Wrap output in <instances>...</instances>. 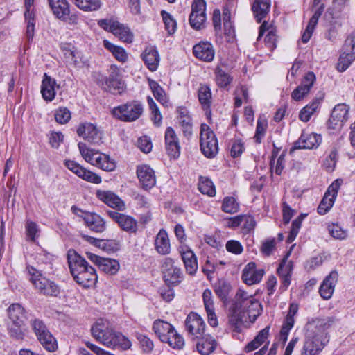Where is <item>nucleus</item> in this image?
Wrapping results in <instances>:
<instances>
[{
    "label": "nucleus",
    "instance_id": "55",
    "mask_svg": "<svg viewBox=\"0 0 355 355\" xmlns=\"http://www.w3.org/2000/svg\"><path fill=\"white\" fill-rule=\"evenodd\" d=\"M25 20L27 23L26 26V37L28 42L32 41L34 36L35 31V13L28 12L24 13Z\"/></svg>",
    "mask_w": 355,
    "mask_h": 355
},
{
    "label": "nucleus",
    "instance_id": "38",
    "mask_svg": "<svg viewBox=\"0 0 355 355\" xmlns=\"http://www.w3.org/2000/svg\"><path fill=\"white\" fill-rule=\"evenodd\" d=\"M198 339L197 349L200 354L209 355L216 349V342L213 338L210 336L203 337L202 336Z\"/></svg>",
    "mask_w": 355,
    "mask_h": 355
},
{
    "label": "nucleus",
    "instance_id": "46",
    "mask_svg": "<svg viewBox=\"0 0 355 355\" xmlns=\"http://www.w3.org/2000/svg\"><path fill=\"white\" fill-rule=\"evenodd\" d=\"M198 96L199 102L205 109L210 107L211 92L209 86L200 85L198 91Z\"/></svg>",
    "mask_w": 355,
    "mask_h": 355
},
{
    "label": "nucleus",
    "instance_id": "51",
    "mask_svg": "<svg viewBox=\"0 0 355 355\" xmlns=\"http://www.w3.org/2000/svg\"><path fill=\"white\" fill-rule=\"evenodd\" d=\"M216 81L218 87H226L232 82V77L225 70L218 67L215 71Z\"/></svg>",
    "mask_w": 355,
    "mask_h": 355
},
{
    "label": "nucleus",
    "instance_id": "43",
    "mask_svg": "<svg viewBox=\"0 0 355 355\" xmlns=\"http://www.w3.org/2000/svg\"><path fill=\"white\" fill-rule=\"evenodd\" d=\"M103 45L105 49L112 52L118 61L125 62L128 60V54L123 48L116 46L106 40L103 41Z\"/></svg>",
    "mask_w": 355,
    "mask_h": 355
},
{
    "label": "nucleus",
    "instance_id": "59",
    "mask_svg": "<svg viewBox=\"0 0 355 355\" xmlns=\"http://www.w3.org/2000/svg\"><path fill=\"white\" fill-rule=\"evenodd\" d=\"M242 229L245 234H248L252 231L256 226V221L251 215L242 214Z\"/></svg>",
    "mask_w": 355,
    "mask_h": 355
},
{
    "label": "nucleus",
    "instance_id": "12",
    "mask_svg": "<svg viewBox=\"0 0 355 355\" xmlns=\"http://www.w3.org/2000/svg\"><path fill=\"white\" fill-rule=\"evenodd\" d=\"M164 279L168 286H175L180 284L183 275L180 268L174 264L171 258H166L162 264Z\"/></svg>",
    "mask_w": 355,
    "mask_h": 355
},
{
    "label": "nucleus",
    "instance_id": "8",
    "mask_svg": "<svg viewBox=\"0 0 355 355\" xmlns=\"http://www.w3.org/2000/svg\"><path fill=\"white\" fill-rule=\"evenodd\" d=\"M73 214L81 217L85 225L92 232L102 233L106 229V223L104 219L95 212L83 211L75 206L71 207Z\"/></svg>",
    "mask_w": 355,
    "mask_h": 355
},
{
    "label": "nucleus",
    "instance_id": "41",
    "mask_svg": "<svg viewBox=\"0 0 355 355\" xmlns=\"http://www.w3.org/2000/svg\"><path fill=\"white\" fill-rule=\"evenodd\" d=\"M8 315L12 322L18 324L24 323L25 318L24 309L19 304H13L10 305L8 309Z\"/></svg>",
    "mask_w": 355,
    "mask_h": 355
},
{
    "label": "nucleus",
    "instance_id": "13",
    "mask_svg": "<svg viewBox=\"0 0 355 355\" xmlns=\"http://www.w3.org/2000/svg\"><path fill=\"white\" fill-rule=\"evenodd\" d=\"M64 164L69 171L85 181L94 184H100L102 181L101 176L83 167L75 161L65 160Z\"/></svg>",
    "mask_w": 355,
    "mask_h": 355
},
{
    "label": "nucleus",
    "instance_id": "3",
    "mask_svg": "<svg viewBox=\"0 0 355 355\" xmlns=\"http://www.w3.org/2000/svg\"><path fill=\"white\" fill-rule=\"evenodd\" d=\"M78 147L83 158L90 164L106 171H112L115 169V162L107 155L89 148L83 142H79Z\"/></svg>",
    "mask_w": 355,
    "mask_h": 355
},
{
    "label": "nucleus",
    "instance_id": "42",
    "mask_svg": "<svg viewBox=\"0 0 355 355\" xmlns=\"http://www.w3.org/2000/svg\"><path fill=\"white\" fill-rule=\"evenodd\" d=\"M42 347L50 352H53L58 349L56 339L50 331L37 338Z\"/></svg>",
    "mask_w": 355,
    "mask_h": 355
},
{
    "label": "nucleus",
    "instance_id": "23",
    "mask_svg": "<svg viewBox=\"0 0 355 355\" xmlns=\"http://www.w3.org/2000/svg\"><path fill=\"white\" fill-rule=\"evenodd\" d=\"M137 175L141 187L145 190L151 189L156 183L155 172L148 165L138 166Z\"/></svg>",
    "mask_w": 355,
    "mask_h": 355
},
{
    "label": "nucleus",
    "instance_id": "30",
    "mask_svg": "<svg viewBox=\"0 0 355 355\" xmlns=\"http://www.w3.org/2000/svg\"><path fill=\"white\" fill-rule=\"evenodd\" d=\"M56 81L54 78L44 73L41 85V94L46 101H52L55 96Z\"/></svg>",
    "mask_w": 355,
    "mask_h": 355
},
{
    "label": "nucleus",
    "instance_id": "52",
    "mask_svg": "<svg viewBox=\"0 0 355 355\" xmlns=\"http://www.w3.org/2000/svg\"><path fill=\"white\" fill-rule=\"evenodd\" d=\"M168 338V340H165L164 343H167L169 346L173 347V349H180L184 345V340L182 336L178 334L175 329L171 331V333L167 336Z\"/></svg>",
    "mask_w": 355,
    "mask_h": 355
},
{
    "label": "nucleus",
    "instance_id": "36",
    "mask_svg": "<svg viewBox=\"0 0 355 355\" xmlns=\"http://www.w3.org/2000/svg\"><path fill=\"white\" fill-rule=\"evenodd\" d=\"M270 8V0H255L252 10L258 22L266 17Z\"/></svg>",
    "mask_w": 355,
    "mask_h": 355
},
{
    "label": "nucleus",
    "instance_id": "10",
    "mask_svg": "<svg viewBox=\"0 0 355 355\" xmlns=\"http://www.w3.org/2000/svg\"><path fill=\"white\" fill-rule=\"evenodd\" d=\"M206 2L205 0H193L191 6V12L189 15V24L195 30L205 28L206 21Z\"/></svg>",
    "mask_w": 355,
    "mask_h": 355
},
{
    "label": "nucleus",
    "instance_id": "50",
    "mask_svg": "<svg viewBox=\"0 0 355 355\" xmlns=\"http://www.w3.org/2000/svg\"><path fill=\"white\" fill-rule=\"evenodd\" d=\"M291 250V249L290 250ZM291 251H288L284 259L282 260L277 270L279 276H291L293 272V262L288 261L287 259L290 256Z\"/></svg>",
    "mask_w": 355,
    "mask_h": 355
},
{
    "label": "nucleus",
    "instance_id": "18",
    "mask_svg": "<svg viewBox=\"0 0 355 355\" xmlns=\"http://www.w3.org/2000/svg\"><path fill=\"white\" fill-rule=\"evenodd\" d=\"M77 134L91 144H98L102 142V132L93 123L80 124L77 128Z\"/></svg>",
    "mask_w": 355,
    "mask_h": 355
},
{
    "label": "nucleus",
    "instance_id": "58",
    "mask_svg": "<svg viewBox=\"0 0 355 355\" xmlns=\"http://www.w3.org/2000/svg\"><path fill=\"white\" fill-rule=\"evenodd\" d=\"M31 326L37 338L49 331L44 322L38 318L32 320Z\"/></svg>",
    "mask_w": 355,
    "mask_h": 355
},
{
    "label": "nucleus",
    "instance_id": "7",
    "mask_svg": "<svg viewBox=\"0 0 355 355\" xmlns=\"http://www.w3.org/2000/svg\"><path fill=\"white\" fill-rule=\"evenodd\" d=\"M200 149L203 155L209 158L214 157L218 151V141L215 134L206 124H202L200 137Z\"/></svg>",
    "mask_w": 355,
    "mask_h": 355
},
{
    "label": "nucleus",
    "instance_id": "48",
    "mask_svg": "<svg viewBox=\"0 0 355 355\" xmlns=\"http://www.w3.org/2000/svg\"><path fill=\"white\" fill-rule=\"evenodd\" d=\"M221 209L227 214H233L239 211V204L232 196H226L223 198Z\"/></svg>",
    "mask_w": 355,
    "mask_h": 355
},
{
    "label": "nucleus",
    "instance_id": "32",
    "mask_svg": "<svg viewBox=\"0 0 355 355\" xmlns=\"http://www.w3.org/2000/svg\"><path fill=\"white\" fill-rule=\"evenodd\" d=\"M74 280L77 284L85 288H89L94 286L98 280L96 270L90 266L84 272L77 275Z\"/></svg>",
    "mask_w": 355,
    "mask_h": 355
},
{
    "label": "nucleus",
    "instance_id": "33",
    "mask_svg": "<svg viewBox=\"0 0 355 355\" xmlns=\"http://www.w3.org/2000/svg\"><path fill=\"white\" fill-rule=\"evenodd\" d=\"M153 329L162 342L168 340L167 336L173 331L175 328L168 322L162 320H156L153 322Z\"/></svg>",
    "mask_w": 355,
    "mask_h": 355
},
{
    "label": "nucleus",
    "instance_id": "61",
    "mask_svg": "<svg viewBox=\"0 0 355 355\" xmlns=\"http://www.w3.org/2000/svg\"><path fill=\"white\" fill-rule=\"evenodd\" d=\"M22 325L23 324L12 322V324L8 327L9 335L17 340L24 339V334L21 328Z\"/></svg>",
    "mask_w": 355,
    "mask_h": 355
},
{
    "label": "nucleus",
    "instance_id": "27",
    "mask_svg": "<svg viewBox=\"0 0 355 355\" xmlns=\"http://www.w3.org/2000/svg\"><path fill=\"white\" fill-rule=\"evenodd\" d=\"M193 55L198 59L205 62L213 60L215 52L212 44L208 42H202L193 48Z\"/></svg>",
    "mask_w": 355,
    "mask_h": 355
},
{
    "label": "nucleus",
    "instance_id": "2",
    "mask_svg": "<svg viewBox=\"0 0 355 355\" xmlns=\"http://www.w3.org/2000/svg\"><path fill=\"white\" fill-rule=\"evenodd\" d=\"M91 333L97 341L107 347L112 349L120 347L125 350L130 349L132 345L127 337L110 328L108 323L102 319L97 320L92 325Z\"/></svg>",
    "mask_w": 355,
    "mask_h": 355
},
{
    "label": "nucleus",
    "instance_id": "37",
    "mask_svg": "<svg viewBox=\"0 0 355 355\" xmlns=\"http://www.w3.org/2000/svg\"><path fill=\"white\" fill-rule=\"evenodd\" d=\"M231 290L230 284L223 279L218 281L214 285L216 294L225 306H227L228 296Z\"/></svg>",
    "mask_w": 355,
    "mask_h": 355
},
{
    "label": "nucleus",
    "instance_id": "56",
    "mask_svg": "<svg viewBox=\"0 0 355 355\" xmlns=\"http://www.w3.org/2000/svg\"><path fill=\"white\" fill-rule=\"evenodd\" d=\"M178 123L182 129L184 136L187 139L190 138L192 135L193 130V123L191 116L178 119Z\"/></svg>",
    "mask_w": 355,
    "mask_h": 355
},
{
    "label": "nucleus",
    "instance_id": "19",
    "mask_svg": "<svg viewBox=\"0 0 355 355\" xmlns=\"http://www.w3.org/2000/svg\"><path fill=\"white\" fill-rule=\"evenodd\" d=\"M165 147L167 154L175 159L180 155V145L179 138L171 127H168L164 135Z\"/></svg>",
    "mask_w": 355,
    "mask_h": 355
},
{
    "label": "nucleus",
    "instance_id": "49",
    "mask_svg": "<svg viewBox=\"0 0 355 355\" xmlns=\"http://www.w3.org/2000/svg\"><path fill=\"white\" fill-rule=\"evenodd\" d=\"M112 33L125 42L130 43L132 41L133 35L130 29L119 22L117 24Z\"/></svg>",
    "mask_w": 355,
    "mask_h": 355
},
{
    "label": "nucleus",
    "instance_id": "64",
    "mask_svg": "<svg viewBox=\"0 0 355 355\" xmlns=\"http://www.w3.org/2000/svg\"><path fill=\"white\" fill-rule=\"evenodd\" d=\"M329 231L331 235L335 239H344L347 236V232L338 224L329 225Z\"/></svg>",
    "mask_w": 355,
    "mask_h": 355
},
{
    "label": "nucleus",
    "instance_id": "22",
    "mask_svg": "<svg viewBox=\"0 0 355 355\" xmlns=\"http://www.w3.org/2000/svg\"><path fill=\"white\" fill-rule=\"evenodd\" d=\"M315 80V76L313 72L307 73L303 78L301 84L291 93V98L295 101H300L310 92Z\"/></svg>",
    "mask_w": 355,
    "mask_h": 355
},
{
    "label": "nucleus",
    "instance_id": "20",
    "mask_svg": "<svg viewBox=\"0 0 355 355\" xmlns=\"http://www.w3.org/2000/svg\"><path fill=\"white\" fill-rule=\"evenodd\" d=\"M179 253L184 262L186 271L190 275H193L198 270L197 258L193 250L185 245H181L178 248Z\"/></svg>",
    "mask_w": 355,
    "mask_h": 355
},
{
    "label": "nucleus",
    "instance_id": "47",
    "mask_svg": "<svg viewBox=\"0 0 355 355\" xmlns=\"http://www.w3.org/2000/svg\"><path fill=\"white\" fill-rule=\"evenodd\" d=\"M98 268L105 273L114 275L119 269V263L115 259L103 257Z\"/></svg>",
    "mask_w": 355,
    "mask_h": 355
},
{
    "label": "nucleus",
    "instance_id": "25",
    "mask_svg": "<svg viewBox=\"0 0 355 355\" xmlns=\"http://www.w3.org/2000/svg\"><path fill=\"white\" fill-rule=\"evenodd\" d=\"M264 273L263 269H257L256 264L254 262H250L243 270L242 279L245 284L252 285L259 283Z\"/></svg>",
    "mask_w": 355,
    "mask_h": 355
},
{
    "label": "nucleus",
    "instance_id": "14",
    "mask_svg": "<svg viewBox=\"0 0 355 355\" xmlns=\"http://www.w3.org/2000/svg\"><path fill=\"white\" fill-rule=\"evenodd\" d=\"M106 213L123 231L130 234L137 232V221L132 216L112 210H107Z\"/></svg>",
    "mask_w": 355,
    "mask_h": 355
},
{
    "label": "nucleus",
    "instance_id": "34",
    "mask_svg": "<svg viewBox=\"0 0 355 355\" xmlns=\"http://www.w3.org/2000/svg\"><path fill=\"white\" fill-rule=\"evenodd\" d=\"M53 14L58 19H66L70 12L69 5L67 0H48Z\"/></svg>",
    "mask_w": 355,
    "mask_h": 355
},
{
    "label": "nucleus",
    "instance_id": "4",
    "mask_svg": "<svg viewBox=\"0 0 355 355\" xmlns=\"http://www.w3.org/2000/svg\"><path fill=\"white\" fill-rule=\"evenodd\" d=\"M26 270L30 275V281L40 293L51 296H57L59 294L58 286L44 277L38 270L31 266H27Z\"/></svg>",
    "mask_w": 355,
    "mask_h": 355
},
{
    "label": "nucleus",
    "instance_id": "15",
    "mask_svg": "<svg viewBox=\"0 0 355 355\" xmlns=\"http://www.w3.org/2000/svg\"><path fill=\"white\" fill-rule=\"evenodd\" d=\"M342 183L343 180L341 179H337L329 187L318 207V212L320 215L325 214L332 207Z\"/></svg>",
    "mask_w": 355,
    "mask_h": 355
},
{
    "label": "nucleus",
    "instance_id": "28",
    "mask_svg": "<svg viewBox=\"0 0 355 355\" xmlns=\"http://www.w3.org/2000/svg\"><path fill=\"white\" fill-rule=\"evenodd\" d=\"M96 196L99 200L112 208H116L119 210H123L125 209L124 202L112 191H97Z\"/></svg>",
    "mask_w": 355,
    "mask_h": 355
},
{
    "label": "nucleus",
    "instance_id": "31",
    "mask_svg": "<svg viewBox=\"0 0 355 355\" xmlns=\"http://www.w3.org/2000/svg\"><path fill=\"white\" fill-rule=\"evenodd\" d=\"M142 59L150 71H155L157 70L159 63V55L155 47L146 48L142 53Z\"/></svg>",
    "mask_w": 355,
    "mask_h": 355
},
{
    "label": "nucleus",
    "instance_id": "11",
    "mask_svg": "<svg viewBox=\"0 0 355 355\" xmlns=\"http://www.w3.org/2000/svg\"><path fill=\"white\" fill-rule=\"evenodd\" d=\"M241 308V305L238 304L236 295L234 299L228 307V322L234 331L239 332L241 327L246 322L245 314Z\"/></svg>",
    "mask_w": 355,
    "mask_h": 355
},
{
    "label": "nucleus",
    "instance_id": "24",
    "mask_svg": "<svg viewBox=\"0 0 355 355\" xmlns=\"http://www.w3.org/2000/svg\"><path fill=\"white\" fill-rule=\"evenodd\" d=\"M102 85L105 90L113 94H121L125 89V84L120 78L116 69H114L109 76L105 78V83Z\"/></svg>",
    "mask_w": 355,
    "mask_h": 355
},
{
    "label": "nucleus",
    "instance_id": "44",
    "mask_svg": "<svg viewBox=\"0 0 355 355\" xmlns=\"http://www.w3.org/2000/svg\"><path fill=\"white\" fill-rule=\"evenodd\" d=\"M78 8L84 11H96L101 7V0H71Z\"/></svg>",
    "mask_w": 355,
    "mask_h": 355
},
{
    "label": "nucleus",
    "instance_id": "26",
    "mask_svg": "<svg viewBox=\"0 0 355 355\" xmlns=\"http://www.w3.org/2000/svg\"><path fill=\"white\" fill-rule=\"evenodd\" d=\"M338 272L336 271H331L323 280L319 289L320 296L323 299L328 300L331 298L334 291L336 284L338 282Z\"/></svg>",
    "mask_w": 355,
    "mask_h": 355
},
{
    "label": "nucleus",
    "instance_id": "62",
    "mask_svg": "<svg viewBox=\"0 0 355 355\" xmlns=\"http://www.w3.org/2000/svg\"><path fill=\"white\" fill-rule=\"evenodd\" d=\"M244 143L241 139H235L232 141V144L230 149L232 157H239L244 150Z\"/></svg>",
    "mask_w": 355,
    "mask_h": 355
},
{
    "label": "nucleus",
    "instance_id": "57",
    "mask_svg": "<svg viewBox=\"0 0 355 355\" xmlns=\"http://www.w3.org/2000/svg\"><path fill=\"white\" fill-rule=\"evenodd\" d=\"M54 116L58 123L65 124L71 119V112L67 107H61L55 110Z\"/></svg>",
    "mask_w": 355,
    "mask_h": 355
},
{
    "label": "nucleus",
    "instance_id": "35",
    "mask_svg": "<svg viewBox=\"0 0 355 355\" xmlns=\"http://www.w3.org/2000/svg\"><path fill=\"white\" fill-rule=\"evenodd\" d=\"M323 100V96L315 98L310 104L303 107L299 114V119L304 122L310 120L311 116L319 109Z\"/></svg>",
    "mask_w": 355,
    "mask_h": 355
},
{
    "label": "nucleus",
    "instance_id": "53",
    "mask_svg": "<svg viewBox=\"0 0 355 355\" xmlns=\"http://www.w3.org/2000/svg\"><path fill=\"white\" fill-rule=\"evenodd\" d=\"M163 21L164 23L165 29L169 35H173L177 28L176 21L173 19L171 14L165 10L161 12Z\"/></svg>",
    "mask_w": 355,
    "mask_h": 355
},
{
    "label": "nucleus",
    "instance_id": "45",
    "mask_svg": "<svg viewBox=\"0 0 355 355\" xmlns=\"http://www.w3.org/2000/svg\"><path fill=\"white\" fill-rule=\"evenodd\" d=\"M198 189L202 194H206L209 196L212 197L216 195L215 186L212 181L207 177L200 176Z\"/></svg>",
    "mask_w": 355,
    "mask_h": 355
},
{
    "label": "nucleus",
    "instance_id": "29",
    "mask_svg": "<svg viewBox=\"0 0 355 355\" xmlns=\"http://www.w3.org/2000/svg\"><path fill=\"white\" fill-rule=\"evenodd\" d=\"M155 248L160 254L166 255L170 253V241L168 233L164 229H161L157 233L155 240Z\"/></svg>",
    "mask_w": 355,
    "mask_h": 355
},
{
    "label": "nucleus",
    "instance_id": "63",
    "mask_svg": "<svg viewBox=\"0 0 355 355\" xmlns=\"http://www.w3.org/2000/svg\"><path fill=\"white\" fill-rule=\"evenodd\" d=\"M137 338L144 352L149 353L153 350L154 344L148 337L143 334H138Z\"/></svg>",
    "mask_w": 355,
    "mask_h": 355
},
{
    "label": "nucleus",
    "instance_id": "9",
    "mask_svg": "<svg viewBox=\"0 0 355 355\" xmlns=\"http://www.w3.org/2000/svg\"><path fill=\"white\" fill-rule=\"evenodd\" d=\"M355 60V32L345 40L337 64L338 71H345Z\"/></svg>",
    "mask_w": 355,
    "mask_h": 355
},
{
    "label": "nucleus",
    "instance_id": "5",
    "mask_svg": "<svg viewBox=\"0 0 355 355\" xmlns=\"http://www.w3.org/2000/svg\"><path fill=\"white\" fill-rule=\"evenodd\" d=\"M144 112L143 104L139 101H128L115 107L112 110V115L125 122H132L138 119Z\"/></svg>",
    "mask_w": 355,
    "mask_h": 355
},
{
    "label": "nucleus",
    "instance_id": "6",
    "mask_svg": "<svg viewBox=\"0 0 355 355\" xmlns=\"http://www.w3.org/2000/svg\"><path fill=\"white\" fill-rule=\"evenodd\" d=\"M236 298L238 304H240L241 308L244 309L245 314L248 313L250 321L254 322L261 315L262 311L261 303L242 289L237 291Z\"/></svg>",
    "mask_w": 355,
    "mask_h": 355
},
{
    "label": "nucleus",
    "instance_id": "16",
    "mask_svg": "<svg viewBox=\"0 0 355 355\" xmlns=\"http://www.w3.org/2000/svg\"><path fill=\"white\" fill-rule=\"evenodd\" d=\"M186 329L193 339L201 338L205 329V324L197 313H189L185 320Z\"/></svg>",
    "mask_w": 355,
    "mask_h": 355
},
{
    "label": "nucleus",
    "instance_id": "17",
    "mask_svg": "<svg viewBox=\"0 0 355 355\" xmlns=\"http://www.w3.org/2000/svg\"><path fill=\"white\" fill-rule=\"evenodd\" d=\"M67 261L71 273L75 279L87 270L91 266L87 261L79 255L74 250H69L67 253Z\"/></svg>",
    "mask_w": 355,
    "mask_h": 355
},
{
    "label": "nucleus",
    "instance_id": "39",
    "mask_svg": "<svg viewBox=\"0 0 355 355\" xmlns=\"http://www.w3.org/2000/svg\"><path fill=\"white\" fill-rule=\"evenodd\" d=\"M269 330L270 327L268 326L261 330L259 334L256 336V337L250 342L245 347V350L246 352H250L253 350L257 349L262 343L265 342V340L268 338L269 336Z\"/></svg>",
    "mask_w": 355,
    "mask_h": 355
},
{
    "label": "nucleus",
    "instance_id": "21",
    "mask_svg": "<svg viewBox=\"0 0 355 355\" xmlns=\"http://www.w3.org/2000/svg\"><path fill=\"white\" fill-rule=\"evenodd\" d=\"M321 136L315 133H302L297 141L294 143L290 153L297 149H312L317 148L321 143Z\"/></svg>",
    "mask_w": 355,
    "mask_h": 355
},
{
    "label": "nucleus",
    "instance_id": "54",
    "mask_svg": "<svg viewBox=\"0 0 355 355\" xmlns=\"http://www.w3.org/2000/svg\"><path fill=\"white\" fill-rule=\"evenodd\" d=\"M333 117L340 119L345 122L348 119L349 107L346 104H338L332 110Z\"/></svg>",
    "mask_w": 355,
    "mask_h": 355
},
{
    "label": "nucleus",
    "instance_id": "60",
    "mask_svg": "<svg viewBox=\"0 0 355 355\" xmlns=\"http://www.w3.org/2000/svg\"><path fill=\"white\" fill-rule=\"evenodd\" d=\"M276 245V240L275 238H269L263 241L261 252L265 256H270Z\"/></svg>",
    "mask_w": 355,
    "mask_h": 355
},
{
    "label": "nucleus",
    "instance_id": "1",
    "mask_svg": "<svg viewBox=\"0 0 355 355\" xmlns=\"http://www.w3.org/2000/svg\"><path fill=\"white\" fill-rule=\"evenodd\" d=\"M331 320L327 318H313L306 324V334L302 355H318L329 342L327 332Z\"/></svg>",
    "mask_w": 355,
    "mask_h": 355
},
{
    "label": "nucleus",
    "instance_id": "40",
    "mask_svg": "<svg viewBox=\"0 0 355 355\" xmlns=\"http://www.w3.org/2000/svg\"><path fill=\"white\" fill-rule=\"evenodd\" d=\"M148 82L154 97L163 105H166L168 98L164 89L155 80L148 78Z\"/></svg>",
    "mask_w": 355,
    "mask_h": 355
}]
</instances>
